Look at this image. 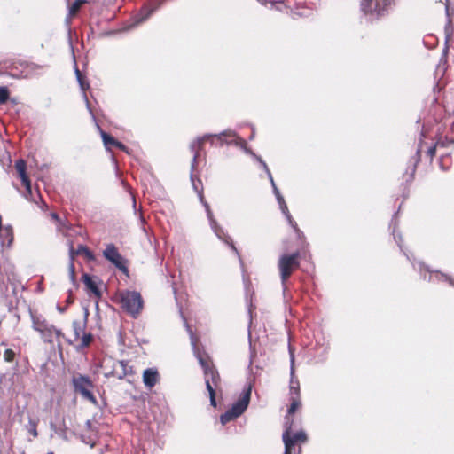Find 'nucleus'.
Here are the masks:
<instances>
[{
    "label": "nucleus",
    "mask_w": 454,
    "mask_h": 454,
    "mask_svg": "<svg viewBox=\"0 0 454 454\" xmlns=\"http://www.w3.org/2000/svg\"><path fill=\"white\" fill-rule=\"evenodd\" d=\"M122 308L133 317H137L143 309L141 294L135 291H126L121 294Z\"/></svg>",
    "instance_id": "nucleus-7"
},
{
    "label": "nucleus",
    "mask_w": 454,
    "mask_h": 454,
    "mask_svg": "<svg viewBox=\"0 0 454 454\" xmlns=\"http://www.w3.org/2000/svg\"><path fill=\"white\" fill-rule=\"evenodd\" d=\"M208 138H212V139L216 138L220 142L221 145L223 144H228V145L235 144L237 146L243 148L246 153L252 154L261 163L263 169L267 173L272 188H274V186H277L267 164L262 160L261 157L256 156L254 153H253L248 149H247L246 141L243 138L238 137L234 131L230 130V129L225 130L219 134L205 135L202 137H199L197 140L193 141L191 144L190 148H191L192 152L194 153L192 163V169L194 168V166H195V163H196V160L198 158L199 151L200 150L202 144L204 143V141L206 139H208Z\"/></svg>",
    "instance_id": "nucleus-2"
},
{
    "label": "nucleus",
    "mask_w": 454,
    "mask_h": 454,
    "mask_svg": "<svg viewBox=\"0 0 454 454\" xmlns=\"http://www.w3.org/2000/svg\"><path fill=\"white\" fill-rule=\"evenodd\" d=\"M132 373V367L129 365L128 362L121 360L114 363L113 370L111 371V372L107 373L106 376L111 374L118 379H122L126 375Z\"/></svg>",
    "instance_id": "nucleus-14"
},
{
    "label": "nucleus",
    "mask_w": 454,
    "mask_h": 454,
    "mask_svg": "<svg viewBox=\"0 0 454 454\" xmlns=\"http://www.w3.org/2000/svg\"><path fill=\"white\" fill-rule=\"evenodd\" d=\"M86 322L74 321L73 329L75 336V340H78L80 337L85 333Z\"/></svg>",
    "instance_id": "nucleus-21"
},
{
    "label": "nucleus",
    "mask_w": 454,
    "mask_h": 454,
    "mask_svg": "<svg viewBox=\"0 0 454 454\" xmlns=\"http://www.w3.org/2000/svg\"><path fill=\"white\" fill-rule=\"evenodd\" d=\"M298 258V253H294L292 254H283L279 258L278 269L284 290L286 289V281L291 276L293 271L300 265Z\"/></svg>",
    "instance_id": "nucleus-8"
},
{
    "label": "nucleus",
    "mask_w": 454,
    "mask_h": 454,
    "mask_svg": "<svg viewBox=\"0 0 454 454\" xmlns=\"http://www.w3.org/2000/svg\"><path fill=\"white\" fill-rule=\"evenodd\" d=\"M84 99L86 101L87 108L89 109L90 113L92 114L91 109H90V105H89V100H88V98H87L86 94H84ZM91 117L95 118V115L91 114Z\"/></svg>",
    "instance_id": "nucleus-37"
},
{
    "label": "nucleus",
    "mask_w": 454,
    "mask_h": 454,
    "mask_svg": "<svg viewBox=\"0 0 454 454\" xmlns=\"http://www.w3.org/2000/svg\"><path fill=\"white\" fill-rule=\"evenodd\" d=\"M83 283L86 287L96 296H100L101 293L98 286V278L94 277H90L88 274L82 275Z\"/></svg>",
    "instance_id": "nucleus-18"
},
{
    "label": "nucleus",
    "mask_w": 454,
    "mask_h": 454,
    "mask_svg": "<svg viewBox=\"0 0 454 454\" xmlns=\"http://www.w3.org/2000/svg\"><path fill=\"white\" fill-rule=\"evenodd\" d=\"M75 76L77 79V82H79L80 88L83 92V95L85 94V90L90 88L89 82L85 80V78L82 75V73L78 69L77 67H75Z\"/></svg>",
    "instance_id": "nucleus-22"
},
{
    "label": "nucleus",
    "mask_w": 454,
    "mask_h": 454,
    "mask_svg": "<svg viewBox=\"0 0 454 454\" xmlns=\"http://www.w3.org/2000/svg\"><path fill=\"white\" fill-rule=\"evenodd\" d=\"M31 428L29 429V433L34 436H37L36 425L35 423L30 421Z\"/></svg>",
    "instance_id": "nucleus-33"
},
{
    "label": "nucleus",
    "mask_w": 454,
    "mask_h": 454,
    "mask_svg": "<svg viewBox=\"0 0 454 454\" xmlns=\"http://www.w3.org/2000/svg\"><path fill=\"white\" fill-rule=\"evenodd\" d=\"M114 146H116L122 151L128 152L127 147L122 143H121L119 141H117Z\"/></svg>",
    "instance_id": "nucleus-35"
},
{
    "label": "nucleus",
    "mask_w": 454,
    "mask_h": 454,
    "mask_svg": "<svg viewBox=\"0 0 454 454\" xmlns=\"http://www.w3.org/2000/svg\"><path fill=\"white\" fill-rule=\"evenodd\" d=\"M15 168L21 179L23 185L26 189L30 192H31V184L26 174V162L23 160H19L15 163Z\"/></svg>",
    "instance_id": "nucleus-17"
},
{
    "label": "nucleus",
    "mask_w": 454,
    "mask_h": 454,
    "mask_svg": "<svg viewBox=\"0 0 454 454\" xmlns=\"http://www.w3.org/2000/svg\"><path fill=\"white\" fill-rule=\"evenodd\" d=\"M104 257L112 262L121 271L127 273L128 268L125 263V260L118 252L116 247L114 244H108L103 252Z\"/></svg>",
    "instance_id": "nucleus-11"
},
{
    "label": "nucleus",
    "mask_w": 454,
    "mask_h": 454,
    "mask_svg": "<svg viewBox=\"0 0 454 454\" xmlns=\"http://www.w3.org/2000/svg\"><path fill=\"white\" fill-rule=\"evenodd\" d=\"M9 98V90L6 87H0V104H4Z\"/></svg>",
    "instance_id": "nucleus-28"
},
{
    "label": "nucleus",
    "mask_w": 454,
    "mask_h": 454,
    "mask_svg": "<svg viewBox=\"0 0 454 454\" xmlns=\"http://www.w3.org/2000/svg\"><path fill=\"white\" fill-rule=\"evenodd\" d=\"M390 0H362L361 9L365 14L379 18L386 14Z\"/></svg>",
    "instance_id": "nucleus-10"
},
{
    "label": "nucleus",
    "mask_w": 454,
    "mask_h": 454,
    "mask_svg": "<svg viewBox=\"0 0 454 454\" xmlns=\"http://www.w3.org/2000/svg\"><path fill=\"white\" fill-rule=\"evenodd\" d=\"M186 328L190 333L191 343L193 348L195 356L197 357L200 366L204 371L205 383L207 389L209 394L210 404L213 407L216 406L215 401V389L218 387L220 383V376L215 366L210 364L209 359L204 354H201L196 348V340L193 333L190 329V326L186 325Z\"/></svg>",
    "instance_id": "nucleus-3"
},
{
    "label": "nucleus",
    "mask_w": 454,
    "mask_h": 454,
    "mask_svg": "<svg viewBox=\"0 0 454 454\" xmlns=\"http://www.w3.org/2000/svg\"><path fill=\"white\" fill-rule=\"evenodd\" d=\"M252 391V385L248 384L242 392L241 397L232 404L225 413L221 415L220 421L223 425L239 417L247 408Z\"/></svg>",
    "instance_id": "nucleus-4"
},
{
    "label": "nucleus",
    "mask_w": 454,
    "mask_h": 454,
    "mask_svg": "<svg viewBox=\"0 0 454 454\" xmlns=\"http://www.w3.org/2000/svg\"><path fill=\"white\" fill-rule=\"evenodd\" d=\"M32 328L38 332L44 342L52 343L54 337L61 336L60 330L56 329L48 323L42 316L31 313Z\"/></svg>",
    "instance_id": "nucleus-5"
},
{
    "label": "nucleus",
    "mask_w": 454,
    "mask_h": 454,
    "mask_svg": "<svg viewBox=\"0 0 454 454\" xmlns=\"http://www.w3.org/2000/svg\"><path fill=\"white\" fill-rule=\"evenodd\" d=\"M199 196H200V201L203 203V205L205 207V209L207 212V216L209 221L210 227L213 230L214 233L216 235V237L219 239L223 240L224 243H226L227 245L230 246L231 250L237 254L240 263H242L240 254H239L237 247L233 244L231 239L225 233L223 229L218 224V223L215 219V217L213 215V212L211 211L209 205L206 201H204L201 192H199Z\"/></svg>",
    "instance_id": "nucleus-6"
},
{
    "label": "nucleus",
    "mask_w": 454,
    "mask_h": 454,
    "mask_svg": "<svg viewBox=\"0 0 454 454\" xmlns=\"http://www.w3.org/2000/svg\"><path fill=\"white\" fill-rule=\"evenodd\" d=\"M91 339H92V336L90 333H84L81 337H80V340H81V347L82 348H84V347H87L89 346V344L90 343L91 341Z\"/></svg>",
    "instance_id": "nucleus-27"
},
{
    "label": "nucleus",
    "mask_w": 454,
    "mask_h": 454,
    "mask_svg": "<svg viewBox=\"0 0 454 454\" xmlns=\"http://www.w3.org/2000/svg\"><path fill=\"white\" fill-rule=\"evenodd\" d=\"M427 154L430 156V158H433L435 154V145L428 148Z\"/></svg>",
    "instance_id": "nucleus-36"
},
{
    "label": "nucleus",
    "mask_w": 454,
    "mask_h": 454,
    "mask_svg": "<svg viewBox=\"0 0 454 454\" xmlns=\"http://www.w3.org/2000/svg\"><path fill=\"white\" fill-rule=\"evenodd\" d=\"M446 12H449V7H448V5L446 6Z\"/></svg>",
    "instance_id": "nucleus-41"
},
{
    "label": "nucleus",
    "mask_w": 454,
    "mask_h": 454,
    "mask_svg": "<svg viewBox=\"0 0 454 454\" xmlns=\"http://www.w3.org/2000/svg\"><path fill=\"white\" fill-rule=\"evenodd\" d=\"M15 353L12 349H6L4 353V358L6 362H12Z\"/></svg>",
    "instance_id": "nucleus-30"
},
{
    "label": "nucleus",
    "mask_w": 454,
    "mask_h": 454,
    "mask_svg": "<svg viewBox=\"0 0 454 454\" xmlns=\"http://www.w3.org/2000/svg\"><path fill=\"white\" fill-rule=\"evenodd\" d=\"M272 189H273V192L276 196V199L278 202V205H279V207H280L282 213L286 215L290 225H292V227H294V229H296V223L293 220V218L288 211L287 206L285 202V200H284L283 196L281 195L279 190L278 189L277 186H274V188H272Z\"/></svg>",
    "instance_id": "nucleus-16"
},
{
    "label": "nucleus",
    "mask_w": 454,
    "mask_h": 454,
    "mask_svg": "<svg viewBox=\"0 0 454 454\" xmlns=\"http://www.w3.org/2000/svg\"><path fill=\"white\" fill-rule=\"evenodd\" d=\"M51 216L52 219H54L56 222L59 223L58 230L62 231L63 228H65L66 225L63 223H61V221L59 218V215L56 213H51Z\"/></svg>",
    "instance_id": "nucleus-31"
},
{
    "label": "nucleus",
    "mask_w": 454,
    "mask_h": 454,
    "mask_svg": "<svg viewBox=\"0 0 454 454\" xmlns=\"http://www.w3.org/2000/svg\"><path fill=\"white\" fill-rule=\"evenodd\" d=\"M208 138H212V139L216 138L220 142L221 145L223 144H228V145L235 144L237 146L243 148L246 153L252 154L261 163L263 169L267 173L272 188H274V186H277L267 164L262 160L261 157L256 156L254 153H253L248 149H247L246 141L243 138L238 137L234 131L230 130V129L225 130L219 134L205 135L202 137H199L197 140L193 141L191 144L190 148H191L192 152L194 153L192 163V169L194 168V166H195V163H196V160L198 158L199 151L200 150L202 144L204 143V141L206 139H208Z\"/></svg>",
    "instance_id": "nucleus-1"
},
{
    "label": "nucleus",
    "mask_w": 454,
    "mask_h": 454,
    "mask_svg": "<svg viewBox=\"0 0 454 454\" xmlns=\"http://www.w3.org/2000/svg\"><path fill=\"white\" fill-rule=\"evenodd\" d=\"M98 128L100 131V135H101V137H102V140L104 142L106 148L109 149V147L111 145H114L115 143L117 142V140H115L113 137H111L110 135H108L107 133H106L105 131L100 129L99 126H98Z\"/></svg>",
    "instance_id": "nucleus-24"
},
{
    "label": "nucleus",
    "mask_w": 454,
    "mask_h": 454,
    "mask_svg": "<svg viewBox=\"0 0 454 454\" xmlns=\"http://www.w3.org/2000/svg\"><path fill=\"white\" fill-rule=\"evenodd\" d=\"M78 254L84 255L89 261H93L95 259L93 254L89 250V248L86 246L79 245L77 249L74 250L73 244L71 243L69 247V274L72 281L74 280V266L73 261L74 259V256Z\"/></svg>",
    "instance_id": "nucleus-12"
},
{
    "label": "nucleus",
    "mask_w": 454,
    "mask_h": 454,
    "mask_svg": "<svg viewBox=\"0 0 454 454\" xmlns=\"http://www.w3.org/2000/svg\"><path fill=\"white\" fill-rule=\"evenodd\" d=\"M72 384L76 393H79L84 399L93 404L97 403L96 397L91 392L94 385L88 376L76 374L72 379Z\"/></svg>",
    "instance_id": "nucleus-9"
},
{
    "label": "nucleus",
    "mask_w": 454,
    "mask_h": 454,
    "mask_svg": "<svg viewBox=\"0 0 454 454\" xmlns=\"http://www.w3.org/2000/svg\"><path fill=\"white\" fill-rule=\"evenodd\" d=\"M301 447H299L297 452H294V454H301Z\"/></svg>",
    "instance_id": "nucleus-39"
},
{
    "label": "nucleus",
    "mask_w": 454,
    "mask_h": 454,
    "mask_svg": "<svg viewBox=\"0 0 454 454\" xmlns=\"http://www.w3.org/2000/svg\"><path fill=\"white\" fill-rule=\"evenodd\" d=\"M301 406V402L299 397L291 396V404L288 408V414L286 417H288L290 419L291 424L293 423V419H291L290 415L295 412V411Z\"/></svg>",
    "instance_id": "nucleus-23"
},
{
    "label": "nucleus",
    "mask_w": 454,
    "mask_h": 454,
    "mask_svg": "<svg viewBox=\"0 0 454 454\" xmlns=\"http://www.w3.org/2000/svg\"><path fill=\"white\" fill-rule=\"evenodd\" d=\"M282 439H283V442L285 444V451L283 454H292V451H291V443L292 442L289 440H287L286 434L285 435H282Z\"/></svg>",
    "instance_id": "nucleus-29"
},
{
    "label": "nucleus",
    "mask_w": 454,
    "mask_h": 454,
    "mask_svg": "<svg viewBox=\"0 0 454 454\" xmlns=\"http://www.w3.org/2000/svg\"><path fill=\"white\" fill-rule=\"evenodd\" d=\"M158 8V5L153 7L145 6L140 12L134 18V25H138L147 20L151 14Z\"/></svg>",
    "instance_id": "nucleus-20"
},
{
    "label": "nucleus",
    "mask_w": 454,
    "mask_h": 454,
    "mask_svg": "<svg viewBox=\"0 0 454 454\" xmlns=\"http://www.w3.org/2000/svg\"><path fill=\"white\" fill-rule=\"evenodd\" d=\"M160 380V375L156 368H147L143 372V383L145 387L151 389Z\"/></svg>",
    "instance_id": "nucleus-15"
},
{
    "label": "nucleus",
    "mask_w": 454,
    "mask_h": 454,
    "mask_svg": "<svg viewBox=\"0 0 454 454\" xmlns=\"http://www.w3.org/2000/svg\"><path fill=\"white\" fill-rule=\"evenodd\" d=\"M83 3H84L83 0L74 1L69 8V14L74 15L79 11V9L81 8V6Z\"/></svg>",
    "instance_id": "nucleus-25"
},
{
    "label": "nucleus",
    "mask_w": 454,
    "mask_h": 454,
    "mask_svg": "<svg viewBox=\"0 0 454 454\" xmlns=\"http://www.w3.org/2000/svg\"><path fill=\"white\" fill-rule=\"evenodd\" d=\"M4 232L6 233V236L9 238V240H8V246L10 247L12 243V240H13V234H12V231L11 228H5L4 229Z\"/></svg>",
    "instance_id": "nucleus-32"
},
{
    "label": "nucleus",
    "mask_w": 454,
    "mask_h": 454,
    "mask_svg": "<svg viewBox=\"0 0 454 454\" xmlns=\"http://www.w3.org/2000/svg\"><path fill=\"white\" fill-rule=\"evenodd\" d=\"M294 356L291 355V380H290V395L291 396L299 397L300 395V384L298 380L294 377Z\"/></svg>",
    "instance_id": "nucleus-19"
},
{
    "label": "nucleus",
    "mask_w": 454,
    "mask_h": 454,
    "mask_svg": "<svg viewBox=\"0 0 454 454\" xmlns=\"http://www.w3.org/2000/svg\"><path fill=\"white\" fill-rule=\"evenodd\" d=\"M433 277H435L437 279H444L446 281H449L451 285L454 286V281L450 278H449L448 276H446V275H444L442 273H440L438 271L431 273L430 277H429V281L432 280Z\"/></svg>",
    "instance_id": "nucleus-26"
},
{
    "label": "nucleus",
    "mask_w": 454,
    "mask_h": 454,
    "mask_svg": "<svg viewBox=\"0 0 454 454\" xmlns=\"http://www.w3.org/2000/svg\"><path fill=\"white\" fill-rule=\"evenodd\" d=\"M84 99L86 101L87 108L89 109L90 113L92 114L91 109H90V105H89V100H88V98H87L86 94H84ZM91 117L95 118V115L91 114Z\"/></svg>",
    "instance_id": "nucleus-38"
},
{
    "label": "nucleus",
    "mask_w": 454,
    "mask_h": 454,
    "mask_svg": "<svg viewBox=\"0 0 454 454\" xmlns=\"http://www.w3.org/2000/svg\"><path fill=\"white\" fill-rule=\"evenodd\" d=\"M286 434L287 435V440H289L292 442L291 450H293L296 442H305L307 441V435L304 431H299L292 434V424L288 417H286L285 431L283 433V435H285Z\"/></svg>",
    "instance_id": "nucleus-13"
},
{
    "label": "nucleus",
    "mask_w": 454,
    "mask_h": 454,
    "mask_svg": "<svg viewBox=\"0 0 454 454\" xmlns=\"http://www.w3.org/2000/svg\"><path fill=\"white\" fill-rule=\"evenodd\" d=\"M87 425H88V427L90 426V420L87 421Z\"/></svg>",
    "instance_id": "nucleus-40"
},
{
    "label": "nucleus",
    "mask_w": 454,
    "mask_h": 454,
    "mask_svg": "<svg viewBox=\"0 0 454 454\" xmlns=\"http://www.w3.org/2000/svg\"><path fill=\"white\" fill-rule=\"evenodd\" d=\"M48 454H53V453H52V452H50V453H48Z\"/></svg>",
    "instance_id": "nucleus-42"
},
{
    "label": "nucleus",
    "mask_w": 454,
    "mask_h": 454,
    "mask_svg": "<svg viewBox=\"0 0 454 454\" xmlns=\"http://www.w3.org/2000/svg\"><path fill=\"white\" fill-rule=\"evenodd\" d=\"M394 239H395V240L396 241V243L398 244V246H399L400 247H402V246H401L402 237H401V235H399V234H395V231H394Z\"/></svg>",
    "instance_id": "nucleus-34"
}]
</instances>
